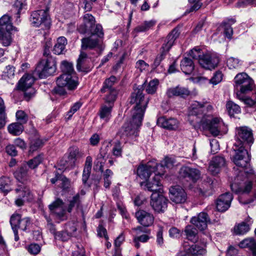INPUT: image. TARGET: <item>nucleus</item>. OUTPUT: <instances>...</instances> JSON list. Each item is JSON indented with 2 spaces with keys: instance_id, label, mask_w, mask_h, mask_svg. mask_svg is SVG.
<instances>
[{
  "instance_id": "nucleus-1",
  "label": "nucleus",
  "mask_w": 256,
  "mask_h": 256,
  "mask_svg": "<svg viewBox=\"0 0 256 256\" xmlns=\"http://www.w3.org/2000/svg\"><path fill=\"white\" fill-rule=\"evenodd\" d=\"M254 142L252 130L247 126H240L236 128V142L234 144L235 154L232 158L234 164L238 167L242 168L244 171H240L235 178L234 184H231L232 191L238 193H248L252 188L251 181L246 182L244 186H239L238 180L242 179V176L244 174L248 178H253L254 177V170L251 168L249 162L250 156L246 149L247 146H250Z\"/></svg>"
},
{
  "instance_id": "nucleus-2",
  "label": "nucleus",
  "mask_w": 256,
  "mask_h": 256,
  "mask_svg": "<svg viewBox=\"0 0 256 256\" xmlns=\"http://www.w3.org/2000/svg\"><path fill=\"white\" fill-rule=\"evenodd\" d=\"M148 102V98H144L140 90H136L132 93L130 103L136 104L132 113V118L130 122L124 124L119 134L124 140L132 139L138 135V129L142 124L145 110Z\"/></svg>"
},
{
  "instance_id": "nucleus-3",
  "label": "nucleus",
  "mask_w": 256,
  "mask_h": 256,
  "mask_svg": "<svg viewBox=\"0 0 256 256\" xmlns=\"http://www.w3.org/2000/svg\"><path fill=\"white\" fill-rule=\"evenodd\" d=\"M43 54L46 57V59L41 60L35 69L36 74L40 78L53 74L56 70V59L51 56L47 46L44 50Z\"/></svg>"
},
{
  "instance_id": "nucleus-4",
  "label": "nucleus",
  "mask_w": 256,
  "mask_h": 256,
  "mask_svg": "<svg viewBox=\"0 0 256 256\" xmlns=\"http://www.w3.org/2000/svg\"><path fill=\"white\" fill-rule=\"evenodd\" d=\"M90 34V36L82 40V48L86 50L88 48L94 49L100 46V38H103L104 32L101 25L96 24L94 30L87 32Z\"/></svg>"
},
{
  "instance_id": "nucleus-5",
  "label": "nucleus",
  "mask_w": 256,
  "mask_h": 256,
  "mask_svg": "<svg viewBox=\"0 0 256 256\" xmlns=\"http://www.w3.org/2000/svg\"><path fill=\"white\" fill-rule=\"evenodd\" d=\"M179 33L178 30L174 29L167 36L161 48L160 54L156 56L152 66L153 69H156L160 66L161 62L165 58L166 53L172 46L175 40L178 38Z\"/></svg>"
},
{
  "instance_id": "nucleus-6",
  "label": "nucleus",
  "mask_w": 256,
  "mask_h": 256,
  "mask_svg": "<svg viewBox=\"0 0 256 256\" xmlns=\"http://www.w3.org/2000/svg\"><path fill=\"white\" fill-rule=\"evenodd\" d=\"M68 76L66 75H60L57 78L56 80L57 86L53 90L54 93L60 96H64L66 94V88L70 90H74L77 88L78 82L74 80L68 81Z\"/></svg>"
},
{
  "instance_id": "nucleus-7",
  "label": "nucleus",
  "mask_w": 256,
  "mask_h": 256,
  "mask_svg": "<svg viewBox=\"0 0 256 256\" xmlns=\"http://www.w3.org/2000/svg\"><path fill=\"white\" fill-rule=\"evenodd\" d=\"M202 128L210 131L214 136H218L220 132V128L223 125L221 118H205L200 120Z\"/></svg>"
},
{
  "instance_id": "nucleus-8",
  "label": "nucleus",
  "mask_w": 256,
  "mask_h": 256,
  "mask_svg": "<svg viewBox=\"0 0 256 256\" xmlns=\"http://www.w3.org/2000/svg\"><path fill=\"white\" fill-rule=\"evenodd\" d=\"M180 178L185 179L196 182L201 178V172L196 168L188 166H182L178 172Z\"/></svg>"
},
{
  "instance_id": "nucleus-9",
  "label": "nucleus",
  "mask_w": 256,
  "mask_h": 256,
  "mask_svg": "<svg viewBox=\"0 0 256 256\" xmlns=\"http://www.w3.org/2000/svg\"><path fill=\"white\" fill-rule=\"evenodd\" d=\"M168 200L160 193L153 192L151 196L150 206L155 212H164L167 208Z\"/></svg>"
},
{
  "instance_id": "nucleus-10",
  "label": "nucleus",
  "mask_w": 256,
  "mask_h": 256,
  "mask_svg": "<svg viewBox=\"0 0 256 256\" xmlns=\"http://www.w3.org/2000/svg\"><path fill=\"white\" fill-rule=\"evenodd\" d=\"M12 228L16 230L20 229L26 231L31 224V220L28 217H24L20 214L14 213L11 216L10 220Z\"/></svg>"
},
{
  "instance_id": "nucleus-11",
  "label": "nucleus",
  "mask_w": 256,
  "mask_h": 256,
  "mask_svg": "<svg viewBox=\"0 0 256 256\" xmlns=\"http://www.w3.org/2000/svg\"><path fill=\"white\" fill-rule=\"evenodd\" d=\"M30 21L34 26L44 24L46 27H49L50 24L48 12L44 10L33 12L30 17Z\"/></svg>"
},
{
  "instance_id": "nucleus-12",
  "label": "nucleus",
  "mask_w": 256,
  "mask_h": 256,
  "mask_svg": "<svg viewBox=\"0 0 256 256\" xmlns=\"http://www.w3.org/2000/svg\"><path fill=\"white\" fill-rule=\"evenodd\" d=\"M219 62V58L216 54L206 52L202 54L198 62L204 68L212 70L218 66Z\"/></svg>"
},
{
  "instance_id": "nucleus-13",
  "label": "nucleus",
  "mask_w": 256,
  "mask_h": 256,
  "mask_svg": "<svg viewBox=\"0 0 256 256\" xmlns=\"http://www.w3.org/2000/svg\"><path fill=\"white\" fill-rule=\"evenodd\" d=\"M169 194L171 200L176 204L184 203L187 199L185 190L180 186H171L169 190Z\"/></svg>"
},
{
  "instance_id": "nucleus-14",
  "label": "nucleus",
  "mask_w": 256,
  "mask_h": 256,
  "mask_svg": "<svg viewBox=\"0 0 256 256\" xmlns=\"http://www.w3.org/2000/svg\"><path fill=\"white\" fill-rule=\"evenodd\" d=\"M51 214L60 220L66 219V210L64 208V202L60 198H57L48 206Z\"/></svg>"
},
{
  "instance_id": "nucleus-15",
  "label": "nucleus",
  "mask_w": 256,
  "mask_h": 256,
  "mask_svg": "<svg viewBox=\"0 0 256 256\" xmlns=\"http://www.w3.org/2000/svg\"><path fill=\"white\" fill-rule=\"evenodd\" d=\"M158 166L155 161H150L146 164L140 166L137 169V174L142 178L146 180L152 172H156Z\"/></svg>"
},
{
  "instance_id": "nucleus-16",
  "label": "nucleus",
  "mask_w": 256,
  "mask_h": 256,
  "mask_svg": "<svg viewBox=\"0 0 256 256\" xmlns=\"http://www.w3.org/2000/svg\"><path fill=\"white\" fill-rule=\"evenodd\" d=\"M15 190L18 196L14 202L18 206H23L25 200H30L33 198V196L30 190L27 187L21 186L16 189Z\"/></svg>"
},
{
  "instance_id": "nucleus-17",
  "label": "nucleus",
  "mask_w": 256,
  "mask_h": 256,
  "mask_svg": "<svg viewBox=\"0 0 256 256\" xmlns=\"http://www.w3.org/2000/svg\"><path fill=\"white\" fill-rule=\"evenodd\" d=\"M232 199V196L230 192H226L220 196L216 202L218 210L221 212L227 210L230 206Z\"/></svg>"
},
{
  "instance_id": "nucleus-18",
  "label": "nucleus",
  "mask_w": 256,
  "mask_h": 256,
  "mask_svg": "<svg viewBox=\"0 0 256 256\" xmlns=\"http://www.w3.org/2000/svg\"><path fill=\"white\" fill-rule=\"evenodd\" d=\"M226 165V161L224 157L216 156L210 161L208 170L212 175H216Z\"/></svg>"
},
{
  "instance_id": "nucleus-19",
  "label": "nucleus",
  "mask_w": 256,
  "mask_h": 256,
  "mask_svg": "<svg viewBox=\"0 0 256 256\" xmlns=\"http://www.w3.org/2000/svg\"><path fill=\"white\" fill-rule=\"evenodd\" d=\"M83 156L84 154L80 150L79 148L76 147L70 148L69 150L68 160L66 161V164H63L66 167L74 168L76 166L78 160Z\"/></svg>"
},
{
  "instance_id": "nucleus-20",
  "label": "nucleus",
  "mask_w": 256,
  "mask_h": 256,
  "mask_svg": "<svg viewBox=\"0 0 256 256\" xmlns=\"http://www.w3.org/2000/svg\"><path fill=\"white\" fill-rule=\"evenodd\" d=\"M135 216L138 222L144 227L152 226L154 220L152 214L144 210L137 211L135 214Z\"/></svg>"
},
{
  "instance_id": "nucleus-21",
  "label": "nucleus",
  "mask_w": 256,
  "mask_h": 256,
  "mask_svg": "<svg viewBox=\"0 0 256 256\" xmlns=\"http://www.w3.org/2000/svg\"><path fill=\"white\" fill-rule=\"evenodd\" d=\"M183 250L193 256H205L206 250L198 244L190 245L188 242L184 241L182 244Z\"/></svg>"
},
{
  "instance_id": "nucleus-22",
  "label": "nucleus",
  "mask_w": 256,
  "mask_h": 256,
  "mask_svg": "<svg viewBox=\"0 0 256 256\" xmlns=\"http://www.w3.org/2000/svg\"><path fill=\"white\" fill-rule=\"evenodd\" d=\"M190 222L200 230H203L207 228L208 223L210 222V219L206 213L202 212L200 213L198 216L192 218Z\"/></svg>"
},
{
  "instance_id": "nucleus-23",
  "label": "nucleus",
  "mask_w": 256,
  "mask_h": 256,
  "mask_svg": "<svg viewBox=\"0 0 256 256\" xmlns=\"http://www.w3.org/2000/svg\"><path fill=\"white\" fill-rule=\"evenodd\" d=\"M84 26L78 28V31L81 34H86L94 30L96 25H95V18L90 14H86L84 16Z\"/></svg>"
},
{
  "instance_id": "nucleus-24",
  "label": "nucleus",
  "mask_w": 256,
  "mask_h": 256,
  "mask_svg": "<svg viewBox=\"0 0 256 256\" xmlns=\"http://www.w3.org/2000/svg\"><path fill=\"white\" fill-rule=\"evenodd\" d=\"M164 173L156 174L154 176L152 180H149L146 182V186L148 190L152 192H153L161 193L162 184L160 183L161 176L163 175Z\"/></svg>"
},
{
  "instance_id": "nucleus-25",
  "label": "nucleus",
  "mask_w": 256,
  "mask_h": 256,
  "mask_svg": "<svg viewBox=\"0 0 256 256\" xmlns=\"http://www.w3.org/2000/svg\"><path fill=\"white\" fill-rule=\"evenodd\" d=\"M157 124L158 126L167 130H176L178 127L179 122L176 118H167L163 116L158 119Z\"/></svg>"
},
{
  "instance_id": "nucleus-26",
  "label": "nucleus",
  "mask_w": 256,
  "mask_h": 256,
  "mask_svg": "<svg viewBox=\"0 0 256 256\" xmlns=\"http://www.w3.org/2000/svg\"><path fill=\"white\" fill-rule=\"evenodd\" d=\"M190 94V92L188 88L179 86L176 87L170 88L167 89L166 92V95L169 98L174 96L184 98L188 96Z\"/></svg>"
},
{
  "instance_id": "nucleus-27",
  "label": "nucleus",
  "mask_w": 256,
  "mask_h": 256,
  "mask_svg": "<svg viewBox=\"0 0 256 256\" xmlns=\"http://www.w3.org/2000/svg\"><path fill=\"white\" fill-rule=\"evenodd\" d=\"M14 177L19 182L22 183L26 182L30 179V170L28 166L22 164L14 172Z\"/></svg>"
},
{
  "instance_id": "nucleus-28",
  "label": "nucleus",
  "mask_w": 256,
  "mask_h": 256,
  "mask_svg": "<svg viewBox=\"0 0 256 256\" xmlns=\"http://www.w3.org/2000/svg\"><path fill=\"white\" fill-rule=\"evenodd\" d=\"M90 58H88L86 54L81 52L77 60V70L80 72H89L90 70Z\"/></svg>"
},
{
  "instance_id": "nucleus-29",
  "label": "nucleus",
  "mask_w": 256,
  "mask_h": 256,
  "mask_svg": "<svg viewBox=\"0 0 256 256\" xmlns=\"http://www.w3.org/2000/svg\"><path fill=\"white\" fill-rule=\"evenodd\" d=\"M60 68L62 72L61 75L68 76V81L74 80L78 82V78L72 76V74L74 72V68L72 62L66 60H63L61 62Z\"/></svg>"
},
{
  "instance_id": "nucleus-30",
  "label": "nucleus",
  "mask_w": 256,
  "mask_h": 256,
  "mask_svg": "<svg viewBox=\"0 0 256 256\" xmlns=\"http://www.w3.org/2000/svg\"><path fill=\"white\" fill-rule=\"evenodd\" d=\"M34 80L35 78L31 74H25L19 80L18 88L19 90L32 88V86Z\"/></svg>"
},
{
  "instance_id": "nucleus-31",
  "label": "nucleus",
  "mask_w": 256,
  "mask_h": 256,
  "mask_svg": "<svg viewBox=\"0 0 256 256\" xmlns=\"http://www.w3.org/2000/svg\"><path fill=\"white\" fill-rule=\"evenodd\" d=\"M67 43V40L65 37L60 36L58 38L53 48L54 53L58 55L64 54L66 51V46Z\"/></svg>"
},
{
  "instance_id": "nucleus-32",
  "label": "nucleus",
  "mask_w": 256,
  "mask_h": 256,
  "mask_svg": "<svg viewBox=\"0 0 256 256\" xmlns=\"http://www.w3.org/2000/svg\"><path fill=\"white\" fill-rule=\"evenodd\" d=\"M241 248H248L252 252V256H256V240L253 238H245L239 244Z\"/></svg>"
},
{
  "instance_id": "nucleus-33",
  "label": "nucleus",
  "mask_w": 256,
  "mask_h": 256,
  "mask_svg": "<svg viewBox=\"0 0 256 256\" xmlns=\"http://www.w3.org/2000/svg\"><path fill=\"white\" fill-rule=\"evenodd\" d=\"M103 164L102 162H100L99 170L102 173V177L104 181V186L106 188H108L112 184V178L114 174L113 172L110 169H106L104 170Z\"/></svg>"
},
{
  "instance_id": "nucleus-34",
  "label": "nucleus",
  "mask_w": 256,
  "mask_h": 256,
  "mask_svg": "<svg viewBox=\"0 0 256 256\" xmlns=\"http://www.w3.org/2000/svg\"><path fill=\"white\" fill-rule=\"evenodd\" d=\"M182 70L186 74H190L194 68L193 61L190 58L185 57L180 62Z\"/></svg>"
},
{
  "instance_id": "nucleus-35",
  "label": "nucleus",
  "mask_w": 256,
  "mask_h": 256,
  "mask_svg": "<svg viewBox=\"0 0 256 256\" xmlns=\"http://www.w3.org/2000/svg\"><path fill=\"white\" fill-rule=\"evenodd\" d=\"M254 87V80L250 78L248 80H246L245 82L238 88H236L238 90L236 94H240L242 95L246 94L253 90Z\"/></svg>"
},
{
  "instance_id": "nucleus-36",
  "label": "nucleus",
  "mask_w": 256,
  "mask_h": 256,
  "mask_svg": "<svg viewBox=\"0 0 256 256\" xmlns=\"http://www.w3.org/2000/svg\"><path fill=\"white\" fill-rule=\"evenodd\" d=\"M92 158L90 156H87L85 162L82 176V180L83 183L84 184H86L90 177L92 166Z\"/></svg>"
},
{
  "instance_id": "nucleus-37",
  "label": "nucleus",
  "mask_w": 256,
  "mask_h": 256,
  "mask_svg": "<svg viewBox=\"0 0 256 256\" xmlns=\"http://www.w3.org/2000/svg\"><path fill=\"white\" fill-rule=\"evenodd\" d=\"M23 124L18 122H14L8 125V130L10 134L14 136H18L24 131Z\"/></svg>"
},
{
  "instance_id": "nucleus-38",
  "label": "nucleus",
  "mask_w": 256,
  "mask_h": 256,
  "mask_svg": "<svg viewBox=\"0 0 256 256\" xmlns=\"http://www.w3.org/2000/svg\"><path fill=\"white\" fill-rule=\"evenodd\" d=\"M201 108L202 109V120L204 118H211V113L214 110V107L210 104L208 102H201Z\"/></svg>"
},
{
  "instance_id": "nucleus-39",
  "label": "nucleus",
  "mask_w": 256,
  "mask_h": 256,
  "mask_svg": "<svg viewBox=\"0 0 256 256\" xmlns=\"http://www.w3.org/2000/svg\"><path fill=\"white\" fill-rule=\"evenodd\" d=\"M13 26L10 20V17L8 15H4L0 18V31L12 30Z\"/></svg>"
},
{
  "instance_id": "nucleus-40",
  "label": "nucleus",
  "mask_w": 256,
  "mask_h": 256,
  "mask_svg": "<svg viewBox=\"0 0 256 256\" xmlns=\"http://www.w3.org/2000/svg\"><path fill=\"white\" fill-rule=\"evenodd\" d=\"M250 230V224H246V222H243L234 226V232L236 235H243L248 232Z\"/></svg>"
},
{
  "instance_id": "nucleus-41",
  "label": "nucleus",
  "mask_w": 256,
  "mask_h": 256,
  "mask_svg": "<svg viewBox=\"0 0 256 256\" xmlns=\"http://www.w3.org/2000/svg\"><path fill=\"white\" fill-rule=\"evenodd\" d=\"M11 30H2L0 31V42L2 44L7 46L10 45L12 42Z\"/></svg>"
},
{
  "instance_id": "nucleus-42",
  "label": "nucleus",
  "mask_w": 256,
  "mask_h": 256,
  "mask_svg": "<svg viewBox=\"0 0 256 256\" xmlns=\"http://www.w3.org/2000/svg\"><path fill=\"white\" fill-rule=\"evenodd\" d=\"M112 106L110 105H102L99 110V116L100 118L108 121L111 116Z\"/></svg>"
},
{
  "instance_id": "nucleus-43",
  "label": "nucleus",
  "mask_w": 256,
  "mask_h": 256,
  "mask_svg": "<svg viewBox=\"0 0 256 256\" xmlns=\"http://www.w3.org/2000/svg\"><path fill=\"white\" fill-rule=\"evenodd\" d=\"M184 232L188 240L192 242L198 240L197 230L192 226H188L185 228Z\"/></svg>"
},
{
  "instance_id": "nucleus-44",
  "label": "nucleus",
  "mask_w": 256,
  "mask_h": 256,
  "mask_svg": "<svg viewBox=\"0 0 256 256\" xmlns=\"http://www.w3.org/2000/svg\"><path fill=\"white\" fill-rule=\"evenodd\" d=\"M236 97L241 101L243 102L244 104L249 106H252L256 104V90H254L252 97L254 98V100L250 98L245 96L244 94L240 95V94H236Z\"/></svg>"
},
{
  "instance_id": "nucleus-45",
  "label": "nucleus",
  "mask_w": 256,
  "mask_h": 256,
  "mask_svg": "<svg viewBox=\"0 0 256 256\" xmlns=\"http://www.w3.org/2000/svg\"><path fill=\"white\" fill-rule=\"evenodd\" d=\"M222 72L220 71H217L214 74L213 76L210 80L207 79L206 78L200 76L198 78V80L202 82L205 80H208L210 83L216 85L220 82L222 81Z\"/></svg>"
},
{
  "instance_id": "nucleus-46",
  "label": "nucleus",
  "mask_w": 256,
  "mask_h": 256,
  "mask_svg": "<svg viewBox=\"0 0 256 256\" xmlns=\"http://www.w3.org/2000/svg\"><path fill=\"white\" fill-rule=\"evenodd\" d=\"M202 110L201 102L197 101L194 102L190 107V114L202 118Z\"/></svg>"
},
{
  "instance_id": "nucleus-47",
  "label": "nucleus",
  "mask_w": 256,
  "mask_h": 256,
  "mask_svg": "<svg viewBox=\"0 0 256 256\" xmlns=\"http://www.w3.org/2000/svg\"><path fill=\"white\" fill-rule=\"evenodd\" d=\"M10 184L11 180L8 177L2 176L0 178V190L1 191L8 193L11 190Z\"/></svg>"
},
{
  "instance_id": "nucleus-48",
  "label": "nucleus",
  "mask_w": 256,
  "mask_h": 256,
  "mask_svg": "<svg viewBox=\"0 0 256 256\" xmlns=\"http://www.w3.org/2000/svg\"><path fill=\"white\" fill-rule=\"evenodd\" d=\"M43 159V155L40 154L24 164L27 165L29 169H34L42 162Z\"/></svg>"
},
{
  "instance_id": "nucleus-49",
  "label": "nucleus",
  "mask_w": 256,
  "mask_h": 256,
  "mask_svg": "<svg viewBox=\"0 0 256 256\" xmlns=\"http://www.w3.org/2000/svg\"><path fill=\"white\" fill-rule=\"evenodd\" d=\"M250 78L245 72H241L237 74L234 78V87L238 88L241 84H242Z\"/></svg>"
},
{
  "instance_id": "nucleus-50",
  "label": "nucleus",
  "mask_w": 256,
  "mask_h": 256,
  "mask_svg": "<svg viewBox=\"0 0 256 256\" xmlns=\"http://www.w3.org/2000/svg\"><path fill=\"white\" fill-rule=\"evenodd\" d=\"M156 24V22L153 20L145 21L144 23L136 26L134 30L136 32H143L148 30Z\"/></svg>"
},
{
  "instance_id": "nucleus-51",
  "label": "nucleus",
  "mask_w": 256,
  "mask_h": 256,
  "mask_svg": "<svg viewBox=\"0 0 256 256\" xmlns=\"http://www.w3.org/2000/svg\"><path fill=\"white\" fill-rule=\"evenodd\" d=\"M116 78L114 76H111L105 80L104 82L102 88H101V92H107V90H112V86L116 82Z\"/></svg>"
},
{
  "instance_id": "nucleus-52",
  "label": "nucleus",
  "mask_w": 256,
  "mask_h": 256,
  "mask_svg": "<svg viewBox=\"0 0 256 256\" xmlns=\"http://www.w3.org/2000/svg\"><path fill=\"white\" fill-rule=\"evenodd\" d=\"M226 106L228 112L230 116H234L236 114H239L240 112V106L231 101L227 102Z\"/></svg>"
},
{
  "instance_id": "nucleus-53",
  "label": "nucleus",
  "mask_w": 256,
  "mask_h": 256,
  "mask_svg": "<svg viewBox=\"0 0 256 256\" xmlns=\"http://www.w3.org/2000/svg\"><path fill=\"white\" fill-rule=\"evenodd\" d=\"M190 4V8L186 10V13H190L195 12L199 10L202 6V3L200 2L202 0H188Z\"/></svg>"
},
{
  "instance_id": "nucleus-54",
  "label": "nucleus",
  "mask_w": 256,
  "mask_h": 256,
  "mask_svg": "<svg viewBox=\"0 0 256 256\" xmlns=\"http://www.w3.org/2000/svg\"><path fill=\"white\" fill-rule=\"evenodd\" d=\"M26 6V0H16L14 5V10L16 12V17L18 18L21 10L24 8Z\"/></svg>"
},
{
  "instance_id": "nucleus-55",
  "label": "nucleus",
  "mask_w": 256,
  "mask_h": 256,
  "mask_svg": "<svg viewBox=\"0 0 256 256\" xmlns=\"http://www.w3.org/2000/svg\"><path fill=\"white\" fill-rule=\"evenodd\" d=\"M68 228H66V230L58 232L54 236L55 239L62 241H67L72 236V232H68Z\"/></svg>"
},
{
  "instance_id": "nucleus-56",
  "label": "nucleus",
  "mask_w": 256,
  "mask_h": 256,
  "mask_svg": "<svg viewBox=\"0 0 256 256\" xmlns=\"http://www.w3.org/2000/svg\"><path fill=\"white\" fill-rule=\"evenodd\" d=\"M227 66L230 69H237L240 68L241 63L240 60L234 57H230L227 60Z\"/></svg>"
},
{
  "instance_id": "nucleus-57",
  "label": "nucleus",
  "mask_w": 256,
  "mask_h": 256,
  "mask_svg": "<svg viewBox=\"0 0 256 256\" xmlns=\"http://www.w3.org/2000/svg\"><path fill=\"white\" fill-rule=\"evenodd\" d=\"M175 163L174 160L172 158L166 157L162 161L160 164H158V166H156L157 170L159 168H162L166 167L167 168H172Z\"/></svg>"
},
{
  "instance_id": "nucleus-58",
  "label": "nucleus",
  "mask_w": 256,
  "mask_h": 256,
  "mask_svg": "<svg viewBox=\"0 0 256 256\" xmlns=\"http://www.w3.org/2000/svg\"><path fill=\"white\" fill-rule=\"evenodd\" d=\"M150 238V237L147 234H146L140 236H134V238L133 242H134V246L137 248H138L140 247V242H146Z\"/></svg>"
},
{
  "instance_id": "nucleus-59",
  "label": "nucleus",
  "mask_w": 256,
  "mask_h": 256,
  "mask_svg": "<svg viewBox=\"0 0 256 256\" xmlns=\"http://www.w3.org/2000/svg\"><path fill=\"white\" fill-rule=\"evenodd\" d=\"M159 81L157 79H154L150 82L146 88V91L149 94H154L156 91Z\"/></svg>"
},
{
  "instance_id": "nucleus-60",
  "label": "nucleus",
  "mask_w": 256,
  "mask_h": 256,
  "mask_svg": "<svg viewBox=\"0 0 256 256\" xmlns=\"http://www.w3.org/2000/svg\"><path fill=\"white\" fill-rule=\"evenodd\" d=\"M80 196L78 194H77L75 195L72 199L70 201V204L67 208V211L70 213L72 212L73 208L76 206H78L80 204Z\"/></svg>"
},
{
  "instance_id": "nucleus-61",
  "label": "nucleus",
  "mask_w": 256,
  "mask_h": 256,
  "mask_svg": "<svg viewBox=\"0 0 256 256\" xmlns=\"http://www.w3.org/2000/svg\"><path fill=\"white\" fill-rule=\"evenodd\" d=\"M16 116L18 122L23 124L26 123L28 120V116L27 114L23 110H20L17 111Z\"/></svg>"
},
{
  "instance_id": "nucleus-62",
  "label": "nucleus",
  "mask_w": 256,
  "mask_h": 256,
  "mask_svg": "<svg viewBox=\"0 0 256 256\" xmlns=\"http://www.w3.org/2000/svg\"><path fill=\"white\" fill-rule=\"evenodd\" d=\"M202 54H204V53L202 52V50L198 47L194 48L189 52V55L192 58L198 60V62L200 61V59L201 58Z\"/></svg>"
},
{
  "instance_id": "nucleus-63",
  "label": "nucleus",
  "mask_w": 256,
  "mask_h": 256,
  "mask_svg": "<svg viewBox=\"0 0 256 256\" xmlns=\"http://www.w3.org/2000/svg\"><path fill=\"white\" fill-rule=\"evenodd\" d=\"M20 90L24 92V98L26 101H28L32 98L36 93V90L33 88H29L25 90Z\"/></svg>"
},
{
  "instance_id": "nucleus-64",
  "label": "nucleus",
  "mask_w": 256,
  "mask_h": 256,
  "mask_svg": "<svg viewBox=\"0 0 256 256\" xmlns=\"http://www.w3.org/2000/svg\"><path fill=\"white\" fill-rule=\"evenodd\" d=\"M42 146V140L38 138L33 140L31 141L30 146V152H34L38 148Z\"/></svg>"
}]
</instances>
